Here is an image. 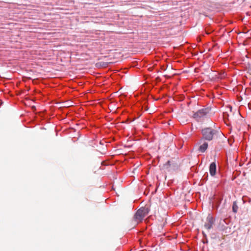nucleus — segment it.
<instances>
[{"instance_id":"nucleus-1","label":"nucleus","mask_w":251,"mask_h":251,"mask_svg":"<svg viewBox=\"0 0 251 251\" xmlns=\"http://www.w3.org/2000/svg\"><path fill=\"white\" fill-rule=\"evenodd\" d=\"M211 55L208 54L206 56L205 54V81H210L214 79L216 75L214 73V71H212L211 64L214 62L213 59L210 58Z\"/></svg>"},{"instance_id":"nucleus-2","label":"nucleus","mask_w":251,"mask_h":251,"mask_svg":"<svg viewBox=\"0 0 251 251\" xmlns=\"http://www.w3.org/2000/svg\"><path fill=\"white\" fill-rule=\"evenodd\" d=\"M206 124L209 126H205V140L211 141L213 139H217L220 136V132L210 126H214L213 122L211 120L207 119Z\"/></svg>"},{"instance_id":"nucleus-3","label":"nucleus","mask_w":251,"mask_h":251,"mask_svg":"<svg viewBox=\"0 0 251 251\" xmlns=\"http://www.w3.org/2000/svg\"><path fill=\"white\" fill-rule=\"evenodd\" d=\"M150 211L148 207H142L138 209L135 214L133 220L136 224L142 221L144 217L148 215Z\"/></svg>"},{"instance_id":"nucleus-4","label":"nucleus","mask_w":251,"mask_h":251,"mask_svg":"<svg viewBox=\"0 0 251 251\" xmlns=\"http://www.w3.org/2000/svg\"><path fill=\"white\" fill-rule=\"evenodd\" d=\"M215 107L212 102H209L207 105H205V118H210L215 113Z\"/></svg>"},{"instance_id":"nucleus-5","label":"nucleus","mask_w":251,"mask_h":251,"mask_svg":"<svg viewBox=\"0 0 251 251\" xmlns=\"http://www.w3.org/2000/svg\"><path fill=\"white\" fill-rule=\"evenodd\" d=\"M215 219L209 214L206 218V222L205 223V228L208 230L211 229L215 225Z\"/></svg>"},{"instance_id":"nucleus-6","label":"nucleus","mask_w":251,"mask_h":251,"mask_svg":"<svg viewBox=\"0 0 251 251\" xmlns=\"http://www.w3.org/2000/svg\"><path fill=\"white\" fill-rule=\"evenodd\" d=\"M193 117L198 122H202L204 119V110L201 109L195 113Z\"/></svg>"},{"instance_id":"nucleus-7","label":"nucleus","mask_w":251,"mask_h":251,"mask_svg":"<svg viewBox=\"0 0 251 251\" xmlns=\"http://www.w3.org/2000/svg\"><path fill=\"white\" fill-rule=\"evenodd\" d=\"M209 173L211 176H214L216 173L217 167L216 163L212 162L209 166Z\"/></svg>"},{"instance_id":"nucleus-8","label":"nucleus","mask_w":251,"mask_h":251,"mask_svg":"<svg viewBox=\"0 0 251 251\" xmlns=\"http://www.w3.org/2000/svg\"><path fill=\"white\" fill-rule=\"evenodd\" d=\"M223 200L222 198H218L216 199L215 201V204L213 203L212 205V207L213 208L215 207L216 209H218L220 205L221 204L222 201Z\"/></svg>"},{"instance_id":"nucleus-9","label":"nucleus","mask_w":251,"mask_h":251,"mask_svg":"<svg viewBox=\"0 0 251 251\" xmlns=\"http://www.w3.org/2000/svg\"><path fill=\"white\" fill-rule=\"evenodd\" d=\"M232 210L234 213H236L237 212L238 210V206L237 205L236 201H234L233 202Z\"/></svg>"},{"instance_id":"nucleus-10","label":"nucleus","mask_w":251,"mask_h":251,"mask_svg":"<svg viewBox=\"0 0 251 251\" xmlns=\"http://www.w3.org/2000/svg\"><path fill=\"white\" fill-rule=\"evenodd\" d=\"M213 31V29H212L209 25H208L207 27L205 26V34H210L211 33H212Z\"/></svg>"},{"instance_id":"nucleus-11","label":"nucleus","mask_w":251,"mask_h":251,"mask_svg":"<svg viewBox=\"0 0 251 251\" xmlns=\"http://www.w3.org/2000/svg\"><path fill=\"white\" fill-rule=\"evenodd\" d=\"M223 118H224V120L225 122V123L226 122V121L227 120H228V114L227 113V112H224L223 114Z\"/></svg>"},{"instance_id":"nucleus-12","label":"nucleus","mask_w":251,"mask_h":251,"mask_svg":"<svg viewBox=\"0 0 251 251\" xmlns=\"http://www.w3.org/2000/svg\"><path fill=\"white\" fill-rule=\"evenodd\" d=\"M171 166V161H168L164 165L163 167L164 169H168L169 167Z\"/></svg>"},{"instance_id":"nucleus-13","label":"nucleus","mask_w":251,"mask_h":251,"mask_svg":"<svg viewBox=\"0 0 251 251\" xmlns=\"http://www.w3.org/2000/svg\"><path fill=\"white\" fill-rule=\"evenodd\" d=\"M199 151L201 152H204V144H202L200 146Z\"/></svg>"},{"instance_id":"nucleus-14","label":"nucleus","mask_w":251,"mask_h":251,"mask_svg":"<svg viewBox=\"0 0 251 251\" xmlns=\"http://www.w3.org/2000/svg\"><path fill=\"white\" fill-rule=\"evenodd\" d=\"M208 146V143L206 142H205V151L207 150Z\"/></svg>"},{"instance_id":"nucleus-15","label":"nucleus","mask_w":251,"mask_h":251,"mask_svg":"<svg viewBox=\"0 0 251 251\" xmlns=\"http://www.w3.org/2000/svg\"><path fill=\"white\" fill-rule=\"evenodd\" d=\"M208 176V174L207 173H205V182L206 181V177Z\"/></svg>"},{"instance_id":"nucleus-16","label":"nucleus","mask_w":251,"mask_h":251,"mask_svg":"<svg viewBox=\"0 0 251 251\" xmlns=\"http://www.w3.org/2000/svg\"><path fill=\"white\" fill-rule=\"evenodd\" d=\"M204 236H205V243H207V240L206 238V235L205 234L204 235Z\"/></svg>"},{"instance_id":"nucleus-17","label":"nucleus","mask_w":251,"mask_h":251,"mask_svg":"<svg viewBox=\"0 0 251 251\" xmlns=\"http://www.w3.org/2000/svg\"><path fill=\"white\" fill-rule=\"evenodd\" d=\"M248 106H249V108L250 109H251V102L249 103Z\"/></svg>"}]
</instances>
